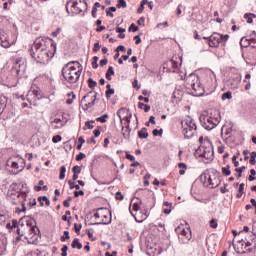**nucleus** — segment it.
I'll return each mask as SVG.
<instances>
[{"instance_id": "obj_1", "label": "nucleus", "mask_w": 256, "mask_h": 256, "mask_svg": "<svg viewBox=\"0 0 256 256\" xmlns=\"http://www.w3.org/2000/svg\"><path fill=\"white\" fill-rule=\"evenodd\" d=\"M57 47L53 46L51 39L40 37L37 38L31 49L30 55L37 63H49V60L55 56Z\"/></svg>"}, {"instance_id": "obj_2", "label": "nucleus", "mask_w": 256, "mask_h": 256, "mask_svg": "<svg viewBox=\"0 0 256 256\" xmlns=\"http://www.w3.org/2000/svg\"><path fill=\"white\" fill-rule=\"evenodd\" d=\"M62 75L68 83H77L81 77V64L77 61L68 62L62 68Z\"/></svg>"}, {"instance_id": "obj_3", "label": "nucleus", "mask_w": 256, "mask_h": 256, "mask_svg": "<svg viewBox=\"0 0 256 256\" xmlns=\"http://www.w3.org/2000/svg\"><path fill=\"white\" fill-rule=\"evenodd\" d=\"M200 122L204 129L211 131V129H215L221 123V113L217 109H211L207 112V115L200 116Z\"/></svg>"}, {"instance_id": "obj_4", "label": "nucleus", "mask_w": 256, "mask_h": 256, "mask_svg": "<svg viewBox=\"0 0 256 256\" xmlns=\"http://www.w3.org/2000/svg\"><path fill=\"white\" fill-rule=\"evenodd\" d=\"M35 223V220L29 216H24L19 220L20 227L17 228V233L20 237H23L25 235H37V231H39V228L37 226L33 225Z\"/></svg>"}, {"instance_id": "obj_5", "label": "nucleus", "mask_w": 256, "mask_h": 256, "mask_svg": "<svg viewBox=\"0 0 256 256\" xmlns=\"http://www.w3.org/2000/svg\"><path fill=\"white\" fill-rule=\"evenodd\" d=\"M195 156L203 157V159H206L207 163H209V161H213V159H215L213 143H211L210 139H205L204 144L201 145L198 149H196Z\"/></svg>"}, {"instance_id": "obj_6", "label": "nucleus", "mask_w": 256, "mask_h": 256, "mask_svg": "<svg viewBox=\"0 0 256 256\" xmlns=\"http://www.w3.org/2000/svg\"><path fill=\"white\" fill-rule=\"evenodd\" d=\"M200 179L205 187H211V189H215V187H219L221 180H219V173L216 172L215 169L207 170L204 172Z\"/></svg>"}, {"instance_id": "obj_7", "label": "nucleus", "mask_w": 256, "mask_h": 256, "mask_svg": "<svg viewBox=\"0 0 256 256\" xmlns=\"http://www.w3.org/2000/svg\"><path fill=\"white\" fill-rule=\"evenodd\" d=\"M181 125L185 139H191V137L197 133V124H195L191 116L184 118L181 122Z\"/></svg>"}, {"instance_id": "obj_8", "label": "nucleus", "mask_w": 256, "mask_h": 256, "mask_svg": "<svg viewBox=\"0 0 256 256\" xmlns=\"http://www.w3.org/2000/svg\"><path fill=\"white\" fill-rule=\"evenodd\" d=\"M186 85L189 89H193L196 97H201L205 91L203 86H201L199 83V78L195 74H191L188 78H186Z\"/></svg>"}, {"instance_id": "obj_9", "label": "nucleus", "mask_w": 256, "mask_h": 256, "mask_svg": "<svg viewBox=\"0 0 256 256\" xmlns=\"http://www.w3.org/2000/svg\"><path fill=\"white\" fill-rule=\"evenodd\" d=\"M96 221L91 225H109L111 223V217H109V210L106 208H98L94 213Z\"/></svg>"}, {"instance_id": "obj_10", "label": "nucleus", "mask_w": 256, "mask_h": 256, "mask_svg": "<svg viewBox=\"0 0 256 256\" xmlns=\"http://www.w3.org/2000/svg\"><path fill=\"white\" fill-rule=\"evenodd\" d=\"M83 5V7L81 6ZM69 7H71V12L75 13V15H79V13H83V9H87V1L85 0H70L66 3V10L69 13Z\"/></svg>"}, {"instance_id": "obj_11", "label": "nucleus", "mask_w": 256, "mask_h": 256, "mask_svg": "<svg viewBox=\"0 0 256 256\" xmlns=\"http://www.w3.org/2000/svg\"><path fill=\"white\" fill-rule=\"evenodd\" d=\"M97 92L93 94V91L88 92L81 100V103L84 104V109H91L93 105H95V101H97Z\"/></svg>"}, {"instance_id": "obj_12", "label": "nucleus", "mask_w": 256, "mask_h": 256, "mask_svg": "<svg viewBox=\"0 0 256 256\" xmlns=\"http://www.w3.org/2000/svg\"><path fill=\"white\" fill-rule=\"evenodd\" d=\"M177 235H178V239H180L181 241H189L191 239V229L183 226V225H179L176 229H175Z\"/></svg>"}, {"instance_id": "obj_13", "label": "nucleus", "mask_w": 256, "mask_h": 256, "mask_svg": "<svg viewBox=\"0 0 256 256\" xmlns=\"http://www.w3.org/2000/svg\"><path fill=\"white\" fill-rule=\"evenodd\" d=\"M204 39H208V38L204 37ZM221 43H223V35L215 32L209 37V41H208L209 47L217 48L219 47V45H221Z\"/></svg>"}, {"instance_id": "obj_14", "label": "nucleus", "mask_w": 256, "mask_h": 256, "mask_svg": "<svg viewBox=\"0 0 256 256\" xmlns=\"http://www.w3.org/2000/svg\"><path fill=\"white\" fill-rule=\"evenodd\" d=\"M117 116L120 119V123L126 121V123H131V112L125 108H121L117 111Z\"/></svg>"}, {"instance_id": "obj_15", "label": "nucleus", "mask_w": 256, "mask_h": 256, "mask_svg": "<svg viewBox=\"0 0 256 256\" xmlns=\"http://www.w3.org/2000/svg\"><path fill=\"white\" fill-rule=\"evenodd\" d=\"M25 61H23L21 58H18L15 60V63L13 65V69L16 70L17 75H19V73L25 71Z\"/></svg>"}, {"instance_id": "obj_16", "label": "nucleus", "mask_w": 256, "mask_h": 256, "mask_svg": "<svg viewBox=\"0 0 256 256\" xmlns=\"http://www.w3.org/2000/svg\"><path fill=\"white\" fill-rule=\"evenodd\" d=\"M239 85H241V76H236L230 80V89H239Z\"/></svg>"}, {"instance_id": "obj_17", "label": "nucleus", "mask_w": 256, "mask_h": 256, "mask_svg": "<svg viewBox=\"0 0 256 256\" xmlns=\"http://www.w3.org/2000/svg\"><path fill=\"white\" fill-rule=\"evenodd\" d=\"M38 202L40 203V207H43L44 205L49 207V205H51V201L49 200V198H47V196L38 197Z\"/></svg>"}, {"instance_id": "obj_18", "label": "nucleus", "mask_w": 256, "mask_h": 256, "mask_svg": "<svg viewBox=\"0 0 256 256\" xmlns=\"http://www.w3.org/2000/svg\"><path fill=\"white\" fill-rule=\"evenodd\" d=\"M7 107V97L0 95V115L5 111V108Z\"/></svg>"}, {"instance_id": "obj_19", "label": "nucleus", "mask_w": 256, "mask_h": 256, "mask_svg": "<svg viewBox=\"0 0 256 256\" xmlns=\"http://www.w3.org/2000/svg\"><path fill=\"white\" fill-rule=\"evenodd\" d=\"M72 249H83V244L80 243L79 238H74L71 244Z\"/></svg>"}, {"instance_id": "obj_20", "label": "nucleus", "mask_w": 256, "mask_h": 256, "mask_svg": "<svg viewBox=\"0 0 256 256\" xmlns=\"http://www.w3.org/2000/svg\"><path fill=\"white\" fill-rule=\"evenodd\" d=\"M138 137L139 139H147V137H149V132H147V128H142L140 131H138Z\"/></svg>"}, {"instance_id": "obj_21", "label": "nucleus", "mask_w": 256, "mask_h": 256, "mask_svg": "<svg viewBox=\"0 0 256 256\" xmlns=\"http://www.w3.org/2000/svg\"><path fill=\"white\" fill-rule=\"evenodd\" d=\"M112 75H115V70H113V66H109L108 67V70H107V72H106V79L108 80V81H111V79H113L111 76Z\"/></svg>"}, {"instance_id": "obj_22", "label": "nucleus", "mask_w": 256, "mask_h": 256, "mask_svg": "<svg viewBox=\"0 0 256 256\" xmlns=\"http://www.w3.org/2000/svg\"><path fill=\"white\" fill-rule=\"evenodd\" d=\"M138 108L143 109V111H145V113H149V111H151V106L144 104L143 102L138 103Z\"/></svg>"}, {"instance_id": "obj_23", "label": "nucleus", "mask_w": 256, "mask_h": 256, "mask_svg": "<svg viewBox=\"0 0 256 256\" xmlns=\"http://www.w3.org/2000/svg\"><path fill=\"white\" fill-rule=\"evenodd\" d=\"M149 3V0H142L140 7L137 9V13H142L143 11H145V5H147Z\"/></svg>"}, {"instance_id": "obj_24", "label": "nucleus", "mask_w": 256, "mask_h": 256, "mask_svg": "<svg viewBox=\"0 0 256 256\" xmlns=\"http://www.w3.org/2000/svg\"><path fill=\"white\" fill-rule=\"evenodd\" d=\"M52 123H56V125L58 126H54V129H61V127H63V121L61 120V118H55Z\"/></svg>"}, {"instance_id": "obj_25", "label": "nucleus", "mask_w": 256, "mask_h": 256, "mask_svg": "<svg viewBox=\"0 0 256 256\" xmlns=\"http://www.w3.org/2000/svg\"><path fill=\"white\" fill-rule=\"evenodd\" d=\"M179 167V175H183L185 173V171L187 170V164L185 163H179L178 164Z\"/></svg>"}, {"instance_id": "obj_26", "label": "nucleus", "mask_w": 256, "mask_h": 256, "mask_svg": "<svg viewBox=\"0 0 256 256\" xmlns=\"http://www.w3.org/2000/svg\"><path fill=\"white\" fill-rule=\"evenodd\" d=\"M107 119H109V115L104 114V115L96 118V121H98L99 123H107Z\"/></svg>"}, {"instance_id": "obj_27", "label": "nucleus", "mask_w": 256, "mask_h": 256, "mask_svg": "<svg viewBox=\"0 0 256 256\" xmlns=\"http://www.w3.org/2000/svg\"><path fill=\"white\" fill-rule=\"evenodd\" d=\"M88 87L90 89H95L97 87V81L93 80V78L88 79Z\"/></svg>"}, {"instance_id": "obj_28", "label": "nucleus", "mask_w": 256, "mask_h": 256, "mask_svg": "<svg viewBox=\"0 0 256 256\" xmlns=\"http://www.w3.org/2000/svg\"><path fill=\"white\" fill-rule=\"evenodd\" d=\"M117 9H123L127 8V2L125 0H118V3L116 5Z\"/></svg>"}, {"instance_id": "obj_29", "label": "nucleus", "mask_w": 256, "mask_h": 256, "mask_svg": "<svg viewBox=\"0 0 256 256\" xmlns=\"http://www.w3.org/2000/svg\"><path fill=\"white\" fill-rule=\"evenodd\" d=\"M249 163H250V165L256 164V152L255 151L251 152Z\"/></svg>"}, {"instance_id": "obj_30", "label": "nucleus", "mask_w": 256, "mask_h": 256, "mask_svg": "<svg viewBox=\"0 0 256 256\" xmlns=\"http://www.w3.org/2000/svg\"><path fill=\"white\" fill-rule=\"evenodd\" d=\"M130 133H131V129L127 128V130H125V127L122 126V135L124 139H129Z\"/></svg>"}, {"instance_id": "obj_31", "label": "nucleus", "mask_w": 256, "mask_h": 256, "mask_svg": "<svg viewBox=\"0 0 256 256\" xmlns=\"http://www.w3.org/2000/svg\"><path fill=\"white\" fill-rule=\"evenodd\" d=\"M66 172H67V168L65 166H61L59 179H61V180L65 179Z\"/></svg>"}, {"instance_id": "obj_32", "label": "nucleus", "mask_w": 256, "mask_h": 256, "mask_svg": "<svg viewBox=\"0 0 256 256\" xmlns=\"http://www.w3.org/2000/svg\"><path fill=\"white\" fill-rule=\"evenodd\" d=\"M222 173H223V175H225L226 177H229V175H231L230 166L228 165L227 167H223V168H222Z\"/></svg>"}, {"instance_id": "obj_33", "label": "nucleus", "mask_w": 256, "mask_h": 256, "mask_svg": "<svg viewBox=\"0 0 256 256\" xmlns=\"http://www.w3.org/2000/svg\"><path fill=\"white\" fill-rule=\"evenodd\" d=\"M143 204L142 201H139V202H135L133 205H132V209L133 211H139L141 209V205Z\"/></svg>"}, {"instance_id": "obj_34", "label": "nucleus", "mask_w": 256, "mask_h": 256, "mask_svg": "<svg viewBox=\"0 0 256 256\" xmlns=\"http://www.w3.org/2000/svg\"><path fill=\"white\" fill-rule=\"evenodd\" d=\"M256 17L255 14H244V19L247 21V23H253V18Z\"/></svg>"}, {"instance_id": "obj_35", "label": "nucleus", "mask_w": 256, "mask_h": 256, "mask_svg": "<svg viewBox=\"0 0 256 256\" xmlns=\"http://www.w3.org/2000/svg\"><path fill=\"white\" fill-rule=\"evenodd\" d=\"M68 185H69L70 189H76V190L80 189L79 184H75V182H73V180H69Z\"/></svg>"}, {"instance_id": "obj_36", "label": "nucleus", "mask_w": 256, "mask_h": 256, "mask_svg": "<svg viewBox=\"0 0 256 256\" xmlns=\"http://www.w3.org/2000/svg\"><path fill=\"white\" fill-rule=\"evenodd\" d=\"M245 169H246L245 166H242V167H240V168H236V169H235L236 173H238V174H237V178H238V179H240V177L242 176V173H243V171H245Z\"/></svg>"}, {"instance_id": "obj_37", "label": "nucleus", "mask_w": 256, "mask_h": 256, "mask_svg": "<svg viewBox=\"0 0 256 256\" xmlns=\"http://www.w3.org/2000/svg\"><path fill=\"white\" fill-rule=\"evenodd\" d=\"M225 99H233L232 93L228 91V92L222 94V101H225Z\"/></svg>"}, {"instance_id": "obj_38", "label": "nucleus", "mask_w": 256, "mask_h": 256, "mask_svg": "<svg viewBox=\"0 0 256 256\" xmlns=\"http://www.w3.org/2000/svg\"><path fill=\"white\" fill-rule=\"evenodd\" d=\"M255 236L253 235V238L251 240H244V243L246 244V247H251V245H253V243H255Z\"/></svg>"}, {"instance_id": "obj_39", "label": "nucleus", "mask_w": 256, "mask_h": 256, "mask_svg": "<svg viewBox=\"0 0 256 256\" xmlns=\"http://www.w3.org/2000/svg\"><path fill=\"white\" fill-rule=\"evenodd\" d=\"M248 45H251V47H253V49H256V39L255 38L250 39L247 42L246 47H248Z\"/></svg>"}, {"instance_id": "obj_40", "label": "nucleus", "mask_w": 256, "mask_h": 256, "mask_svg": "<svg viewBox=\"0 0 256 256\" xmlns=\"http://www.w3.org/2000/svg\"><path fill=\"white\" fill-rule=\"evenodd\" d=\"M66 239H71V236H69V231H64V236H61L60 241L65 242Z\"/></svg>"}, {"instance_id": "obj_41", "label": "nucleus", "mask_w": 256, "mask_h": 256, "mask_svg": "<svg viewBox=\"0 0 256 256\" xmlns=\"http://www.w3.org/2000/svg\"><path fill=\"white\" fill-rule=\"evenodd\" d=\"M111 95H115V89L113 88L106 91L107 99H111Z\"/></svg>"}, {"instance_id": "obj_42", "label": "nucleus", "mask_w": 256, "mask_h": 256, "mask_svg": "<svg viewBox=\"0 0 256 256\" xmlns=\"http://www.w3.org/2000/svg\"><path fill=\"white\" fill-rule=\"evenodd\" d=\"M62 251V256H67V251H69V246L68 245H64L61 249Z\"/></svg>"}, {"instance_id": "obj_43", "label": "nucleus", "mask_w": 256, "mask_h": 256, "mask_svg": "<svg viewBox=\"0 0 256 256\" xmlns=\"http://www.w3.org/2000/svg\"><path fill=\"white\" fill-rule=\"evenodd\" d=\"M86 155L83 152H80L77 156H76V161H83V159H85Z\"/></svg>"}, {"instance_id": "obj_44", "label": "nucleus", "mask_w": 256, "mask_h": 256, "mask_svg": "<svg viewBox=\"0 0 256 256\" xmlns=\"http://www.w3.org/2000/svg\"><path fill=\"white\" fill-rule=\"evenodd\" d=\"M128 31H132L133 33H136V31H139V27H137L135 24H131Z\"/></svg>"}, {"instance_id": "obj_45", "label": "nucleus", "mask_w": 256, "mask_h": 256, "mask_svg": "<svg viewBox=\"0 0 256 256\" xmlns=\"http://www.w3.org/2000/svg\"><path fill=\"white\" fill-rule=\"evenodd\" d=\"M77 96L75 95V93L72 92V98H69L66 100L67 105H72L73 104V100L76 98Z\"/></svg>"}, {"instance_id": "obj_46", "label": "nucleus", "mask_w": 256, "mask_h": 256, "mask_svg": "<svg viewBox=\"0 0 256 256\" xmlns=\"http://www.w3.org/2000/svg\"><path fill=\"white\" fill-rule=\"evenodd\" d=\"M93 123H95V121L94 120H92V121H87L86 123H85V125H86V127L88 128V129H93L95 126L93 125Z\"/></svg>"}, {"instance_id": "obj_47", "label": "nucleus", "mask_w": 256, "mask_h": 256, "mask_svg": "<svg viewBox=\"0 0 256 256\" xmlns=\"http://www.w3.org/2000/svg\"><path fill=\"white\" fill-rule=\"evenodd\" d=\"M63 138L61 137V135H56L52 138V141L54 143H59V141H61Z\"/></svg>"}, {"instance_id": "obj_48", "label": "nucleus", "mask_w": 256, "mask_h": 256, "mask_svg": "<svg viewBox=\"0 0 256 256\" xmlns=\"http://www.w3.org/2000/svg\"><path fill=\"white\" fill-rule=\"evenodd\" d=\"M82 227H83V226H82L81 224L75 223V224H74V230H75V232H76V233H79V231H81Z\"/></svg>"}, {"instance_id": "obj_49", "label": "nucleus", "mask_w": 256, "mask_h": 256, "mask_svg": "<svg viewBox=\"0 0 256 256\" xmlns=\"http://www.w3.org/2000/svg\"><path fill=\"white\" fill-rule=\"evenodd\" d=\"M152 133L154 137H157L158 135H162L163 129H161L160 131L158 129H154Z\"/></svg>"}, {"instance_id": "obj_50", "label": "nucleus", "mask_w": 256, "mask_h": 256, "mask_svg": "<svg viewBox=\"0 0 256 256\" xmlns=\"http://www.w3.org/2000/svg\"><path fill=\"white\" fill-rule=\"evenodd\" d=\"M210 227H212V229H217V220L212 219L210 221Z\"/></svg>"}, {"instance_id": "obj_51", "label": "nucleus", "mask_w": 256, "mask_h": 256, "mask_svg": "<svg viewBox=\"0 0 256 256\" xmlns=\"http://www.w3.org/2000/svg\"><path fill=\"white\" fill-rule=\"evenodd\" d=\"M72 171H73V173H76L79 175V173H81V168H80V166H74L72 168Z\"/></svg>"}, {"instance_id": "obj_52", "label": "nucleus", "mask_w": 256, "mask_h": 256, "mask_svg": "<svg viewBox=\"0 0 256 256\" xmlns=\"http://www.w3.org/2000/svg\"><path fill=\"white\" fill-rule=\"evenodd\" d=\"M116 199H117L118 201H123V199H124L123 194H122L121 192H117V193H116Z\"/></svg>"}, {"instance_id": "obj_53", "label": "nucleus", "mask_w": 256, "mask_h": 256, "mask_svg": "<svg viewBox=\"0 0 256 256\" xmlns=\"http://www.w3.org/2000/svg\"><path fill=\"white\" fill-rule=\"evenodd\" d=\"M99 49H101V45H99V42H96V43L94 44L93 51H94L95 53H97V52L99 51Z\"/></svg>"}, {"instance_id": "obj_54", "label": "nucleus", "mask_w": 256, "mask_h": 256, "mask_svg": "<svg viewBox=\"0 0 256 256\" xmlns=\"http://www.w3.org/2000/svg\"><path fill=\"white\" fill-rule=\"evenodd\" d=\"M79 195L83 196L85 195V192L83 190L74 191V197H79Z\"/></svg>"}, {"instance_id": "obj_55", "label": "nucleus", "mask_w": 256, "mask_h": 256, "mask_svg": "<svg viewBox=\"0 0 256 256\" xmlns=\"http://www.w3.org/2000/svg\"><path fill=\"white\" fill-rule=\"evenodd\" d=\"M116 51H118V53L119 51H122V53H125V51H127V48H125V46L123 45H120L117 47Z\"/></svg>"}, {"instance_id": "obj_56", "label": "nucleus", "mask_w": 256, "mask_h": 256, "mask_svg": "<svg viewBox=\"0 0 256 256\" xmlns=\"http://www.w3.org/2000/svg\"><path fill=\"white\" fill-rule=\"evenodd\" d=\"M107 63H109V60H107V58H104L100 61V67H105V65H107Z\"/></svg>"}, {"instance_id": "obj_57", "label": "nucleus", "mask_w": 256, "mask_h": 256, "mask_svg": "<svg viewBox=\"0 0 256 256\" xmlns=\"http://www.w3.org/2000/svg\"><path fill=\"white\" fill-rule=\"evenodd\" d=\"M139 101H144V103H149V97H143V96H139L138 97Z\"/></svg>"}, {"instance_id": "obj_58", "label": "nucleus", "mask_w": 256, "mask_h": 256, "mask_svg": "<svg viewBox=\"0 0 256 256\" xmlns=\"http://www.w3.org/2000/svg\"><path fill=\"white\" fill-rule=\"evenodd\" d=\"M252 234L254 236V239H256V222H254L252 225Z\"/></svg>"}, {"instance_id": "obj_59", "label": "nucleus", "mask_w": 256, "mask_h": 256, "mask_svg": "<svg viewBox=\"0 0 256 256\" xmlns=\"http://www.w3.org/2000/svg\"><path fill=\"white\" fill-rule=\"evenodd\" d=\"M244 83H246V85H245L246 91H249V89H251V82L247 81V80H244Z\"/></svg>"}, {"instance_id": "obj_60", "label": "nucleus", "mask_w": 256, "mask_h": 256, "mask_svg": "<svg viewBox=\"0 0 256 256\" xmlns=\"http://www.w3.org/2000/svg\"><path fill=\"white\" fill-rule=\"evenodd\" d=\"M134 40H135L136 45H139V44L141 43V36L136 35V36L134 37Z\"/></svg>"}, {"instance_id": "obj_61", "label": "nucleus", "mask_w": 256, "mask_h": 256, "mask_svg": "<svg viewBox=\"0 0 256 256\" xmlns=\"http://www.w3.org/2000/svg\"><path fill=\"white\" fill-rule=\"evenodd\" d=\"M126 159H129V161H135V156H133L129 153H126Z\"/></svg>"}, {"instance_id": "obj_62", "label": "nucleus", "mask_w": 256, "mask_h": 256, "mask_svg": "<svg viewBox=\"0 0 256 256\" xmlns=\"http://www.w3.org/2000/svg\"><path fill=\"white\" fill-rule=\"evenodd\" d=\"M61 33V28H57L56 31L52 32V37H57Z\"/></svg>"}, {"instance_id": "obj_63", "label": "nucleus", "mask_w": 256, "mask_h": 256, "mask_svg": "<svg viewBox=\"0 0 256 256\" xmlns=\"http://www.w3.org/2000/svg\"><path fill=\"white\" fill-rule=\"evenodd\" d=\"M7 219V217L3 214H0V225H3V223L5 222V220Z\"/></svg>"}, {"instance_id": "obj_64", "label": "nucleus", "mask_w": 256, "mask_h": 256, "mask_svg": "<svg viewBox=\"0 0 256 256\" xmlns=\"http://www.w3.org/2000/svg\"><path fill=\"white\" fill-rule=\"evenodd\" d=\"M232 161L234 163V167H237L239 165V161H237V156H233Z\"/></svg>"}]
</instances>
